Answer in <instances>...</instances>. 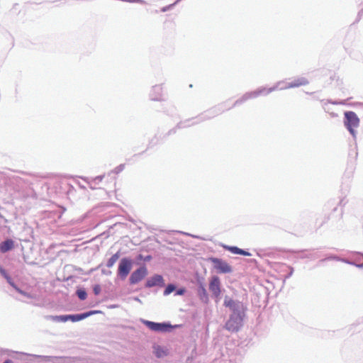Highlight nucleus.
<instances>
[{"label":"nucleus","instance_id":"33","mask_svg":"<svg viewBox=\"0 0 363 363\" xmlns=\"http://www.w3.org/2000/svg\"><path fill=\"white\" fill-rule=\"evenodd\" d=\"M216 108L215 109L211 110V112H213V113H215V114H219L220 113L223 111V110L219 109L218 111L216 112Z\"/></svg>","mask_w":363,"mask_h":363},{"label":"nucleus","instance_id":"5","mask_svg":"<svg viewBox=\"0 0 363 363\" xmlns=\"http://www.w3.org/2000/svg\"><path fill=\"white\" fill-rule=\"evenodd\" d=\"M133 264L132 259L129 257H123L120 260L117 275L121 279L124 280L128 277L132 269Z\"/></svg>","mask_w":363,"mask_h":363},{"label":"nucleus","instance_id":"3","mask_svg":"<svg viewBox=\"0 0 363 363\" xmlns=\"http://www.w3.org/2000/svg\"><path fill=\"white\" fill-rule=\"evenodd\" d=\"M343 123L346 129L355 140L357 133L355 128H358L359 125V118L357 115L352 111H345L344 113Z\"/></svg>","mask_w":363,"mask_h":363},{"label":"nucleus","instance_id":"8","mask_svg":"<svg viewBox=\"0 0 363 363\" xmlns=\"http://www.w3.org/2000/svg\"><path fill=\"white\" fill-rule=\"evenodd\" d=\"M209 290L212 295L218 298L221 294L220 290V280L218 276H213L209 281Z\"/></svg>","mask_w":363,"mask_h":363},{"label":"nucleus","instance_id":"29","mask_svg":"<svg viewBox=\"0 0 363 363\" xmlns=\"http://www.w3.org/2000/svg\"><path fill=\"white\" fill-rule=\"evenodd\" d=\"M0 274L1 276H3L4 278H6L9 274H7L6 271L0 265Z\"/></svg>","mask_w":363,"mask_h":363},{"label":"nucleus","instance_id":"15","mask_svg":"<svg viewBox=\"0 0 363 363\" xmlns=\"http://www.w3.org/2000/svg\"><path fill=\"white\" fill-rule=\"evenodd\" d=\"M198 293H199L200 299L203 302L207 303L208 301V294L207 291H206V288L204 287V286L201 285L199 287Z\"/></svg>","mask_w":363,"mask_h":363},{"label":"nucleus","instance_id":"21","mask_svg":"<svg viewBox=\"0 0 363 363\" xmlns=\"http://www.w3.org/2000/svg\"><path fill=\"white\" fill-rule=\"evenodd\" d=\"M15 290L16 291H18L20 294L28 298H34V296L31 294H29V293H27L23 290H21V289H19L18 286L15 289Z\"/></svg>","mask_w":363,"mask_h":363},{"label":"nucleus","instance_id":"19","mask_svg":"<svg viewBox=\"0 0 363 363\" xmlns=\"http://www.w3.org/2000/svg\"><path fill=\"white\" fill-rule=\"evenodd\" d=\"M175 290H176V286L173 284H169L166 286V288L164 291V293H163L164 296H168L171 293L174 291Z\"/></svg>","mask_w":363,"mask_h":363},{"label":"nucleus","instance_id":"13","mask_svg":"<svg viewBox=\"0 0 363 363\" xmlns=\"http://www.w3.org/2000/svg\"><path fill=\"white\" fill-rule=\"evenodd\" d=\"M14 247V242L11 239H7L0 244V251L3 253L10 251Z\"/></svg>","mask_w":363,"mask_h":363},{"label":"nucleus","instance_id":"10","mask_svg":"<svg viewBox=\"0 0 363 363\" xmlns=\"http://www.w3.org/2000/svg\"><path fill=\"white\" fill-rule=\"evenodd\" d=\"M164 286V280L162 275L155 274L152 277L147 279L145 287L151 288L153 286Z\"/></svg>","mask_w":363,"mask_h":363},{"label":"nucleus","instance_id":"1","mask_svg":"<svg viewBox=\"0 0 363 363\" xmlns=\"http://www.w3.org/2000/svg\"><path fill=\"white\" fill-rule=\"evenodd\" d=\"M223 306L229 308L230 315L224 328L230 333L238 332L244 325L247 308L242 302L225 296Z\"/></svg>","mask_w":363,"mask_h":363},{"label":"nucleus","instance_id":"36","mask_svg":"<svg viewBox=\"0 0 363 363\" xmlns=\"http://www.w3.org/2000/svg\"><path fill=\"white\" fill-rule=\"evenodd\" d=\"M134 300H135V301H138V302L141 303L140 299L139 298H138V297L134 298Z\"/></svg>","mask_w":363,"mask_h":363},{"label":"nucleus","instance_id":"11","mask_svg":"<svg viewBox=\"0 0 363 363\" xmlns=\"http://www.w3.org/2000/svg\"><path fill=\"white\" fill-rule=\"evenodd\" d=\"M308 83L309 82L306 77H298L297 79H295L294 81L287 83L284 87H281L280 90L296 88L301 86L307 85Z\"/></svg>","mask_w":363,"mask_h":363},{"label":"nucleus","instance_id":"39","mask_svg":"<svg viewBox=\"0 0 363 363\" xmlns=\"http://www.w3.org/2000/svg\"><path fill=\"white\" fill-rule=\"evenodd\" d=\"M328 102L331 103V101H328ZM332 104H338V103H337V102H332Z\"/></svg>","mask_w":363,"mask_h":363},{"label":"nucleus","instance_id":"14","mask_svg":"<svg viewBox=\"0 0 363 363\" xmlns=\"http://www.w3.org/2000/svg\"><path fill=\"white\" fill-rule=\"evenodd\" d=\"M153 350V352L157 358H162L168 354L167 350L160 345H155Z\"/></svg>","mask_w":363,"mask_h":363},{"label":"nucleus","instance_id":"34","mask_svg":"<svg viewBox=\"0 0 363 363\" xmlns=\"http://www.w3.org/2000/svg\"><path fill=\"white\" fill-rule=\"evenodd\" d=\"M328 259H337V257H335V256H331Z\"/></svg>","mask_w":363,"mask_h":363},{"label":"nucleus","instance_id":"6","mask_svg":"<svg viewBox=\"0 0 363 363\" xmlns=\"http://www.w3.org/2000/svg\"><path fill=\"white\" fill-rule=\"evenodd\" d=\"M147 269L145 265L140 267L130 274V284L132 285L138 284L147 275Z\"/></svg>","mask_w":363,"mask_h":363},{"label":"nucleus","instance_id":"35","mask_svg":"<svg viewBox=\"0 0 363 363\" xmlns=\"http://www.w3.org/2000/svg\"><path fill=\"white\" fill-rule=\"evenodd\" d=\"M4 363H13V362L11 359H6Z\"/></svg>","mask_w":363,"mask_h":363},{"label":"nucleus","instance_id":"32","mask_svg":"<svg viewBox=\"0 0 363 363\" xmlns=\"http://www.w3.org/2000/svg\"><path fill=\"white\" fill-rule=\"evenodd\" d=\"M293 272H294V269L292 267H291L290 269V272H289V274H287L286 277H285V279H288L290 277L292 276L293 274Z\"/></svg>","mask_w":363,"mask_h":363},{"label":"nucleus","instance_id":"4","mask_svg":"<svg viewBox=\"0 0 363 363\" xmlns=\"http://www.w3.org/2000/svg\"><path fill=\"white\" fill-rule=\"evenodd\" d=\"M140 322L147 326L150 330L155 332H168L172 330L174 328L177 327V325H172L167 322L156 323L145 319H140Z\"/></svg>","mask_w":363,"mask_h":363},{"label":"nucleus","instance_id":"25","mask_svg":"<svg viewBox=\"0 0 363 363\" xmlns=\"http://www.w3.org/2000/svg\"><path fill=\"white\" fill-rule=\"evenodd\" d=\"M7 281V282L15 289L17 286L14 284V282L12 281L11 277L9 275H8L6 278H5Z\"/></svg>","mask_w":363,"mask_h":363},{"label":"nucleus","instance_id":"23","mask_svg":"<svg viewBox=\"0 0 363 363\" xmlns=\"http://www.w3.org/2000/svg\"><path fill=\"white\" fill-rule=\"evenodd\" d=\"M137 258H138V260H144L145 262H148V261H150L152 259V257L150 255H147L146 257H143V255L139 254L138 255Z\"/></svg>","mask_w":363,"mask_h":363},{"label":"nucleus","instance_id":"20","mask_svg":"<svg viewBox=\"0 0 363 363\" xmlns=\"http://www.w3.org/2000/svg\"><path fill=\"white\" fill-rule=\"evenodd\" d=\"M225 248L233 254L240 255V248L236 246H225Z\"/></svg>","mask_w":363,"mask_h":363},{"label":"nucleus","instance_id":"24","mask_svg":"<svg viewBox=\"0 0 363 363\" xmlns=\"http://www.w3.org/2000/svg\"><path fill=\"white\" fill-rule=\"evenodd\" d=\"M124 169V164H120L118 165V167H116L113 171L112 172H114L116 174H118L120 173L121 172H122Z\"/></svg>","mask_w":363,"mask_h":363},{"label":"nucleus","instance_id":"38","mask_svg":"<svg viewBox=\"0 0 363 363\" xmlns=\"http://www.w3.org/2000/svg\"><path fill=\"white\" fill-rule=\"evenodd\" d=\"M103 272H104V274H110L111 273V271H108V272H104V271H103Z\"/></svg>","mask_w":363,"mask_h":363},{"label":"nucleus","instance_id":"40","mask_svg":"<svg viewBox=\"0 0 363 363\" xmlns=\"http://www.w3.org/2000/svg\"><path fill=\"white\" fill-rule=\"evenodd\" d=\"M179 0H177L176 2L177 3Z\"/></svg>","mask_w":363,"mask_h":363},{"label":"nucleus","instance_id":"7","mask_svg":"<svg viewBox=\"0 0 363 363\" xmlns=\"http://www.w3.org/2000/svg\"><path fill=\"white\" fill-rule=\"evenodd\" d=\"M211 261L213 264L214 268L219 273L227 274L230 273L233 271L231 266L221 259L212 257L211 258Z\"/></svg>","mask_w":363,"mask_h":363},{"label":"nucleus","instance_id":"12","mask_svg":"<svg viewBox=\"0 0 363 363\" xmlns=\"http://www.w3.org/2000/svg\"><path fill=\"white\" fill-rule=\"evenodd\" d=\"M162 87L160 85L153 86L150 93L151 100L160 101L162 100Z\"/></svg>","mask_w":363,"mask_h":363},{"label":"nucleus","instance_id":"27","mask_svg":"<svg viewBox=\"0 0 363 363\" xmlns=\"http://www.w3.org/2000/svg\"><path fill=\"white\" fill-rule=\"evenodd\" d=\"M104 177V175L97 176V177H96L95 178L93 179V182L95 184H99V182H101L102 181Z\"/></svg>","mask_w":363,"mask_h":363},{"label":"nucleus","instance_id":"30","mask_svg":"<svg viewBox=\"0 0 363 363\" xmlns=\"http://www.w3.org/2000/svg\"><path fill=\"white\" fill-rule=\"evenodd\" d=\"M177 4V2H175V3H174V4H170V5H169V6H164V7L162 8L161 11H162V12H166V11H167L168 10H169V9H171V8H172L174 4Z\"/></svg>","mask_w":363,"mask_h":363},{"label":"nucleus","instance_id":"26","mask_svg":"<svg viewBox=\"0 0 363 363\" xmlns=\"http://www.w3.org/2000/svg\"><path fill=\"white\" fill-rule=\"evenodd\" d=\"M186 289L184 288H180L177 290H175V296H182L184 294Z\"/></svg>","mask_w":363,"mask_h":363},{"label":"nucleus","instance_id":"18","mask_svg":"<svg viewBox=\"0 0 363 363\" xmlns=\"http://www.w3.org/2000/svg\"><path fill=\"white\" fill-rule=\"evenodd\" d=\"M76 294H77L78 298L82 301L85 300L87 297V294L84 289H77L76 291Z\"/></svg>","mask_w":363,"mask_h":363},{"label":"nucleus","instance_id":"9","mask_svg":"<svg viewBox=\"0 0 363 363\" xmlns=\"http://www.w3.org/2000/svg\"><path fill=\"white\" fill-rule=\"evenodd\" d=\"M101 313L99 311H90L88 312L82 313H77V314H68L65 315V322H67L68 320H70L72 322H77L80 321L82 320H84L89 316L95 314Z\"/></svg>","mask_w":363,"mask_h":363},{"label":"nucleus","instance_id":"37","mask_svg":"<svg viewBox=\"0 0 363 363\" xmlns=\"http://www.w3.org/2000/svg\"><path fill=\"white\" fill-rule=\"evenodd\" d=\"M286 84H287V83H286V82H284V84H280V86H280V87H284V86H286Z\"/></svg>","mask_w":363,"mask_h":363},{"label":"nucleus","instance_id":"28","mask_svg":"<svg viewBox=\"0 0 363 363\" xmlns=\"http://www.w3.org/2000/svg\"><path fill=\"white\" fill-rule=\"evenodd\" d=\"M189 123V121H185V122H181L179 123L178 125H177V127L179 128H186L187 126H189V125L187 124Z\"/></svg>","mask_w":363,"mask_h":363},{"label":"nucleus","instance_id":"22","mask_svg":"<svg viewBox=\"0 0 363 363\" xmlns=\"http://www.w3.org/2000/svg\"><path fill=\"white\" fill-rule=\"evenodd\" d=\"M101 287L99 284H95L93 286V291L95 295H99L101 293Z\"/></svg>","mask_w":363,"mask_h":363},{"label":"nucleus","instance_id":"2","mask_svg":"<svg viewBox=\"0 0 363 363\" xmlns=\"http://www.w3.org/2000/svg\"><path fill=\"white\" fill-rule=\"evenodd\" d=\"M284 83V81H279L277 82L275 85L272 87L267 89L264 86H261L255 91L247 92L245 94H243L240 99L236 100L232 107L240 105L249 99H255L259 96H267L274 91L280 90L281 87L279 86L280 84Z\"/></svg>","mask_w":363,"mask_h":363},{"label":"nucleus","instance_id":"17","mask_svg":"<svg viewBox=\"0 0 363 363\" xmlns=\"http://www.w3.org/2000/svg\"><path fill=\"white\" fill-rule=\"evenodd\" d=\"M48 320H52L53 322H62L65 323V315H47L45 317Z\"/></svg>","mask_w":363,"mask_h":363},{"label":"nucleus","instance_id":"31","mask_svg":"<svg viewBox=\"0 0 363 363\" xmlns=\"http://www.w3.org/2000/svg\"><path fill=\"white\" fill-rule=\"evenodd\" d=\"M240 255H244V256H251L252 255L249 252L245 251V250H242V249H240Z\"/></svg>","mask_w":363,"mask_h":363},{"label":"nucleus","instance_id":"16","mask_svg":"<svg viewBox=\"0 0 363 363\" xmlns=\"http://www.w3.org/2000/svg\"><path fill=\"white\" fill-rule=\"evenodd\" d=\"M119 257H120L119 252H117L116 253L113 255L107 261V263H106L107 267H108V268L112 267L115 264V263L117 262V260L119 259Z\"/></svg>","mask_w":363,"mask_h":363}]
</instances>
